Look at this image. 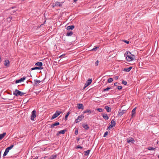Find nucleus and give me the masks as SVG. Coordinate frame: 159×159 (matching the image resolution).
<instances>
[{"label":"nucleus","mask_w":159,"mask_h":159,"mask_svg":"<svg viewBox=\"0 0 159 159\" xmlns=\"http://www.w3.org/2000/svg\"><path fill=\"white\" fill-rule=\"evenodd\" d=\"M126 57V59L127 61H133L135 58V56L131 54L129 52H126L125 54V56Z\"/></svg>","instance_id":"nucleus-1"},{"label":"nucleus","mask_w":159,"mask_h":159,"mask_svg":"<svg viewBox=\"0 0 159 159\" xmlns=\"http://www.w3.org/2000/svg\"><path fill=\"white\" fill-rule=\"evenodd\" d=\"M25 94V93L22 92L17 90V89H16L15 90V91L13 93V95L16 96H22Z\"/></svg>","instance_id":"nucleus-2"},{"label":"nucleus","mask_w":159,"mask_h":159,"mask_svg":"<svg viewBox=\"0 0 159 159\" xmlns=\"http://www.w3.org/2000/svg\"><path fill=\"white\" fill-rule=\"evenodd\" d=\"M61 113V111H56L55 113L51 117V119L53 120L58 116Z\"/></svg>","instance_id":"nucleus-3"},{"label":"nucleus","mask_w":159,"mask_h":159,"mask_svg":"<svg viewBox=\"0 0 159 159\" xmlns=\"http://www.w3.org/2000/svg\"><path fill=\"white\" fill-rule=\"evenodd\" d=\"M36 117V111L35 110L32 111L31 115V120H34V118Z\"/></svg>","instance_id":"nucleus-4"},{"label":"nucleus","mask_w":159,"mask_h":159,"mask_svg":"<svg viewBox=\"0 0 159 159\" xmlns=\"http://www.w3.org/2000/svg\"><path fill=\"white\" fill-rule=\"evenodd\" d=\"M84 117V115L82 114L78 116L77 119L75 120V122L77 123L79 122L80 121L82 120V119H83Z\"/></svg>","instance_id":"nucleus-5"},{"label":"nucleus","mask_w":159,"mask_h":159,"mask_svg":"<svg viewBox=\"0 0 159 159\" xmlns=\"http://www.w3.org/2000/svg\"><path fill=\"white\" fill-rule=\"evenodd\" d=\"M52 6L54 7L56 6L61 7L62 6V2L60 3L58 2H56L53 3Z\"/></svg>","instance_id":"nucleus-6"},{"label":"nucleus","mask_w":159,"mask_h":159,"mask_svg":"<svg viewBox=\"0 0 159 159\" xmlns=\"http://www.w3.org/2000/svg\"><path fill=\"white\" fill-rule=\"evenodd\" d=\"M25 78L26 77H24L19 80H16V81L15 83L16 84H18L20 82H23L25 80Z\"/></svg>","instance_id":"nucleus-7"},{"label":"nucleus","mask_w":159,"mask_h":159,"mask_svg":"<svg viewBox=\"0 0 159 159\" xmlns=\"http://www.w3.org/2000/svg\"><path fill=\"white\" fill-rule=\"evenodd\" d=\"M82 126L85 129L88 130L89 129V127L86 124L83 123L82 124Z\"/></svg>","instance_id":"nucleus-8"},{"label":"nucleus","mask_w":159,"mask_h":159,"mask_svg":"<svg viewBox=\"0 0 159 159\" xmlns=\"http://www.w3.org/2000/svg\"><path fill=\"white\" fill-rule=\"evenodd\" d=\"M76 39V37L75 36L74 37L71 36L70 37V41H71L72 43L74 42Z\"/></svg>","instance_id":"nucleus-9"},{"label":"nucleus","mask_w":159,"mask_h":159,"mask_svg":"<svg viewBox=\"0 0 159 159\" xmlns=\"http://www.w3.org/2000/svg\"><path fill=\"white\" fill-rule=\"evenodd\" d=\"M66 131V130L65 129H63V130H61L60 131H58V133L57 134V135L58 136L59 134H65V132Z\"/></svg>","instance_id":"nucleus-10"},{"label":"nucleus","mask_w":159,"mask_h":159,"mask_svg":"<svg viewBox=\"0 0 159 159\" xmlns=\"http://www.w3.org/2000/svg\"><path fill=\"white\" fill-rule=\"evenodd\" d=\"M105 109L106 110L107 112H110L111 111V109L108 106H106L105 107Z\"/></svg>","instance_id":"nucleus-11"},{"label":"nucleus","mask_w":159,"mask_h":159,"mask_svg":"<svg viewBox=\"0 0 159 159\" xmlns=\"http://www.w3.org/2000/svg\"><path fill=\"white\" fill-rule=\"evenodd\" d=\"M77 107L79 109H84V107L83 105L82 104H77Z\"/></svg>","instance_id":"nucleus-12"},{"label":"nucleus","mask_w":159,"mask_h":159,"mask_svg":"<svg viewBox=\"0 0 159 159\" xmlns=\"http://www.w3.org/2000/svg\"><path fill=\"white\" fill-rule=\"evenodd\" d=\"M134 142V140L133 139V138H131L129 139H127V142L128 143H133Z\"/></svg>","instance_id":"nucleus-13"},{"label":"nucleus","mask_w":159,"mask_h":159,"mask_svg":"<svg viewBox=\"0 0 159 159\" xmlns=\"http://www.w3.org/2000/svg\"><path fill=\"white\" fill-rule=\"evenodd\" d=\"M60 123L59 122H56L54 124H52L50 125V127L51 128H53L54 126H56L59 125Z\"/></svg>","instance_id":"nucleus-14"},{"label":"nucleus","mask_w":159,"mask_h":159,"mask_svg":"<svg viewBox=\"0 0 159 159\" xmlns=\"http://www.w3.org/2000/svg\"><path fill=\"white\" fill-rule=\"evenodd\" d=\"M125 112V110H123L119 112V111L118 112V116H121L123 114H124Z\"/></svg>","instance_id":"nucleus-15"},{"label":"nucleus","mask_w":159,"mask_h":159,"mask_svg":"<svg viewBox=\"0 0 159 159\" xmlns=\"http://www.w3.org/2000/svg\"><path fill=\"white\" fill-rule=\"evenodd\" d=\"M132 68V67H130L128 68H125L124 69L123 71L126 72H129Z\"/></svg>","instance_id":"nucleus-16"},{"label":"nucleus","mask_w":159,"mask_h":159,"mask_svg":"<svg viewBox=\"0 0 159 159\" xmlns=\"http://www.w3.org/2000/svg\"><path fill=\"white\" fill-rule=\"evenodd\" d=\"M34 86H37L39 83H40L41 82V81L39 80H34Z\"/></svg>","instance_id":"nucleus-17"},{"label":"nucleus","mask_w":159,"mask_h":159,"mask_svg":"<svg viewBox=\"0 0 159 159\" xmlns=\"http://www.w3.org/2000/svg\"><path fill=\"white\" fill-rule=\"evenodd\" d=\"M43 69V67H37L36 66L32 68L31 69L32 70H41Z\"/></svg>","instance_id":"nucleus-18"},{"label":"nucleus","mask_w":159,"mask_h":159,"mask_svg":"<svg viewBox=\"0 0 159 159\" xmlns=\"http://www.w3.org/2000/svg\"><path fill=\"white\" fill-rule=\"evenodd\" d=\"M9 151V150H8V148H6L5 149L4 152V153L3 157H4L6 156L7 155V154H8Z\"/></svg>","instance_id":"nucleus-19"},{"label":"nucleus","mask_w":159,"mask_h":159,"mask_svg":"<svg viewBox=\"0 0 159 159\" xmlns=\"http://www.w3.org/2000/svg\"><path fill=\"white\" fill-rule=\"evenodd\" d=\"M4 64L5 66H8L10 64V62L8 60H5Z\"/></svg>","instance_id":"nucleus-20"},{"label":"nucleus","mask_w":159,"mask_h":159,"mask_svg":"<svg viewBox=\"0 0 159 159\" xmlns=\"http://www.w3.org/2000/svg\"><path fill=\"white\" fill-rule=\"evenodd\" d=\"M90 152V150H89L86 151H85L84 152V155L85 156H88Z\"/></svg>","instance_id":"nucleus-21"},{"label":"nucleus","mask_w":159,"mask_h":159,"mask_svg":"<svg viewBox=\"0 0 159 159\" xmlns=\"http://www.w3.org/2000/svg\"><path fill=\"white\" fill-rule=\"evenodd\" d=\"M6 135V133H3V134H0V140L2 139Z\"/></svg>","instance_id":"nucleus-22"},{"label":"nucleus","mask_w":159,"mask_h":159,"mask_svg":"<svg viewBox=\"0 0 159 159\" xmlns=\"http://www.w3.org/2000/svg\"><path fill=\"white\" fill-rule=\"evenodd\" d=\"M136 110V107L134 108L133 110L132 111V115H131V116L132 117H133L134 116V115L135 114V111Z\"/></svg>","instance_id":"nucleus-23"},{"label":"nucleus","mask_w":159,"mask_h":159,"mask_svg":"<svg viewBox=\"0 0 159 159\" xmlns=\"http://www.w3.org/2000/svg\"><path fill=\"white\" fill-rule=\"evenodd\" d=\"M35 65L38 66V67H41L43 65V63L41 62H37L35 64Z\"/></svg>","instance_id":"nucleus-24"},{"label":"nucleus","mask_w":159,"mask_h":159,"mask_svg":"<svg viewBox=\"0 0 159 159\" xmlns=\"http://www.w3.org/2000/svg\"><path fill=\"white\" fill-rule=\"evenodd\" d=\"M111 124L114 127L115 126L116 124V121L113 119L112 120L111 122Z\"/></svg>","instance_id":"nucleus-25"},{"label":"nucleus","mask_w":159,"mask_h":159,"mask_svg":"<svg viewBox=\"0 0 159 159\" xmlns=\"http://www.w3.org/2000/svg\"><path fill=\"white\" fill-rule=\"evenodd\" d=\"M83 113H88L90 114L92 113V111L90 110H88L83 111Z\"/></svg>","instance_id":"nucleus-26"},{"label":"nucleus","mask_w":159,"mask_h":159,"mask_svg":"<svg viewBox=\"0 0 159 159\" xmlns=\"http://www.w3.org/2000/svg\"><path fill=\"white\" fill-rule=\"evenodd\" d=\"M102 117L106 120H107L109 119V117L108 116L107 114H104L102 116Z\"/></svg>","instance_id":"nucleus-27"},{"label":"nucleus","mask_w":159,"mask_h":159,"mask_svg":"<svg viewBox=\"0 0 159 159\" xmlns=\"http://www.w3.org/2000/svg\"><path fill=\"white\" fill-rule=\"evenodd\" d=\"M92 79H89L88 80H87L86 82V83H87L89 85L92 82Z\"/></svg>","instance_id":"nucleus-28"},{"label":"nucleus","mask_w":159,"mask_h":159,"mask_svg":"<svg viewBox=\"0 0 159 159\" xmlns=\"http://www.w3.org/2000/svg\"><path fill=\"white\" fill-rule=\"evenodd\" d=\"M57 157V155H52L49 158V159H54Z\"/></svg>","instance_id":"nucleus-29"},{"label":"nucleus","mask_w":159,"mask_h":159,"mask_svg":"<svg viewBox=\"0 0 159 159\" xmlns=\"http://www.w3.org/2000/svg\"><path fill=\"white\" fill-rule=\"evenodd\" d=\"M148 149L149 150H156V148H153L151 147H149L148 148Z\"/></svg>","instance_id":"nucleus-30"},{"label":"nucleus","mask_w":159,"mask_h":159,"mask_svg":"<svg viewBox=\"0 0 159 159\" xmlns=\"http://www.w3.org/2000/svg\"><path fill=\"white\" fill-rule=\"evenodd\" d=\"M111 88L110 87H108L104 89L102 92H106V91H107L108 90H109L110 89H111Z\"/></svg>","instance_id":"nucleus-31"},{"label":"nucleus","mask_w":159,"mask_h":159,"mask_svg":"<svg viewBox=\"0 0 159 159\" xmlns=\"http://www.w3.org/2000/svg\"><path fill=\"white\" fill-rule=\"evenodd\" d=\"M113 80V79L112 78H110L109 79H108V80H107V82L108 83H110L112 82Z\"/></svg>","instance_id":"nucleus-32"},{"label":"nucleus","mask_w":159,"mask_h":159,"mask_svg":"<svg viewBox=\"0 0 159 159\" xmlns=\"http://www.w3.org/2000/svg\"><path fill=\"white\" fill-rule=\"evenodd\" d=\"M69 114H70V111H68L67 112V113L66 114L65 116V119L66 120H67V118L68 116H69Z\"/></svg>","instance_id":"nucleus-33"},{"label":"nucleus","mask_w":159,"mask_h":159,"mask_svg":"<svg viewBox=\"0 0 159 159\" xmlns=\"http://www.w3.org/2000/svg\"><path fill=\"white\" fill-rule=\"evenodd\" d=\"M78 128H75V134L77 135L78 134Z\"/></svg>","instance_id":"nucleus-34"},{"label":"nucleus","mask_w":159,"mask_h":159,"mask_svg":"<svg viewBox=\"0 0 159 159\" xmlns=\"http://www.w3.org/2000/svg\"><path fill=\"white\" fill-rule=\"evenodd\" d=\"M13 147H14L13 145H11L10 146L7 147V148H8V150H10V149H12Z\"/></svg>","instance_id":"nucleus-35"},{"label":"nucleus","mask_w":159,"mask_h":159,"mask_svg":"<svg viewBox=\"0 0 159 159\" xmlns=\"http://www.w3.org/2000/svg\"><path fill=\"white\" fill-rule=\"evenodd\" d=\"M13 147H14L13 145H11L10 146L7 147V148H8V150H10V149H12Z\"/></svg>","instance_id":"nucleus-36"},{"label":"nucleus","mask_w":159,"mask_h":159,"mask_svg":"<svg viewBox=\"0 0 159 159\" xmlns=\"http://www.w3.org/2000/svg\"><path fill=\"white\" fill-rule=\"evenodd\" d=\"M13 147H14L13 145H11L10 146L7 147V148H8V150H10V149H12Z\"/></svg>","instance_id":"nucleus-37"},{"label":"nucleus","mask_w":159,"mask_h":159,"mask_svg":"<svg viewBox=\"0 0 159 159\" xmlns=\"http://www.w3.org/2000/svg\"><path fill=\"white\" fill-rule=\"evenodd\" d=\"M99 48L98 47H96L95 48H94L92 49V50H91V51H96L97 49H98Z\"/></svg>","instance_id":"nucleus-38"},{"label":"nucleus","mask_w":159,"mask_h":159,"mask_svg":"<svg viewBox=\"0 0 159 159\" xmlns=\"http://www.w3.org/2000/svg\"><path fill=\"white\" fill-rule=\"evenodd\" d=\"M97 110L99 112H102L103 111L102 109L101 108H99L97 109Z\"/></svg>","instance_id":"nucleus-39"},{"label":"nucleus","mask_w":159,"mask_h":159,"mask_svg":"<svg viewBox=\"0 0 159 159\" xmlns=\"http://www.w3.org/2000/svg\"><path fill=\"white\" fill-rule=\"evenodd\" d=\"M108 131H106V132L105 133H104V135H103V137H106V136L108 135Z\"/></svg>","instance_id":"nucleus-40"},{"label":"nucleus","mask_w":159,"mask_h":159,"mask_svg":"<svg viewBox=\"0 0 159 159\" xmlns=\"http://www.w3.org/2000/svg\"><path fill=\"white\" fill-rule=\"evenodd\" d=\"M75 28V26L74 25H70V30H72Z\"/></svg>","instance_id":"nucleus-41"},{"label":"nucleus","mask_w":159,"mask_h":159,"mask_svg":"<svg viewBox=\"0 0 159 159\" xmlns=\"http://www.w3.org/2000/svg\"><path fill=\"white\" fill-rule=\"evenodd\" d=\"M122 83L125 85H126L127 84V82L125 80H123L122 81Z\"/></svg>","instance_id":"nucleus-42"},{"label":"nucleus","mask_w":159,"mask_h":159,"mask_svg":"<svg viewBox=\"0 0 159 159\" xmlns=\"http://www.w3.org/2000/svg\"><path fill=\"white\" fill-rule=\"evenodd\" d=\"M76 149H78V148H80V149H83V147L80 146V145H78L76 147Z\"/></svg>","instance_id":"nucleus-43"},{"label":"nucleus","mask_w":159,"mask_h":159,"mask_svg":"<svg viewBox=\"0 0 159 159\" xmlns=\"http://www.w3.org/2000/svg\"><path fill=\"white\" fill-rule=\"evenodd\" d=\"M99 63V61L98 60H97L95 62V65L96 66H98Z\"/></svg>","instance_id":"nucleus-44"},{"label":"nucleus","mask_w":159,"mask_h":159,"mask_svg":"<svg viewBox=\"0 0 159 159\" xmlns=\"http://www.w3.org/2000/svg\"><path fill=\"white\" fill-rule=\"evenodd\" d=\"M117 89L119 90H121L122 89V87L121 86H118L117 87Z\"/></svg>","instance_id":"nucleus-45"},{"label":"nucleus","mask_w":159,"mask_h":159,"mask_svg":"<svg viewBox=\"0 0 159 159\" xmlns=\"http://www.w3.org/2000/svg\"><path fill=\"white\" fill-rule=\"evenodd\" d=\"M114 127V126H113L112 125H111H111H110L108 127V128H107V129H108V130H110V128H112V127Z\"/></svg>","instance_id":"nucleus-46"},{"label":"nucleus","mask_w":159,"mask_h":159,"mask_svg":"<svg viewBox=\"0 0 159 159\" xmlns=\"http://www.w3.org/2000/svg\"><path fill=\"white\" fill-rule=\"evenodd\" d=\"M66 36H70V31H68L67 32V33H66Z\"/></svg>","instance_id":"nucleus-47"},{"label":"nucleus","mask_w":159,"mask_h":159,"mask_svg":"<svg viewBox=\"0 0 159 159\" xmlns=\"http://www.w3.org/2000/svg\"><path fill=\"white\" fill-rule=\"evenodd\" d=\"M124 42L125 43H126L127 44H129V41H128L127 40H124Z\"/></svg>","instance_id":"nucleus-48"},{"label":"nucleus","mask_w":159,"mask_h":159,"mask_svg":"<svg viewBox=\"0 0 159 159\" xmlns=\"http://www.w3.org/2000/svg\"><path fill=\"white\" fill-rule=\"evenodd\" d=\"M118 84V82H116L114 84V85L115 86H116Z\"/></svg>","instance_id":"nucleus-49"},{"label":"nucleus","mask_w":159,"mask_h":159,"mask_svg":"<svg viewBox=\"0 0 159 159\" xmlns=\"http://www.w3.org/2000/svg\"><path fill=\"white\" fill-rule=\"evenodd\" d=\"M73 34V33L72 31H70V37L72 36V35Z\"/></svg>","instance_id":"nucleus-50"},{"label":"nucleus","mask_w":159,"mask_h":159,"mask_svg":"<svg viewBox=\"0 0 159 159\" xmlns=\"http://www.w3.org/2000/svg\"><path fill=\"white\" fill-rule=\"evenodd\" d=\"M66 29L67 30H70V26H68L67 27Z\"/></svg>","instance_id":"nucleus-51"},{"label":"nucleus","mask_w":159,"mask_h":159,"mask_svg":"<svg viewBox=\"0 0 159 159\" xmlns=\"http://www.w3.org/2000/svg\"><path fill=\"white\" fill-rule=\"evenodd\" d=\"M1 153H2V150L0 151V158H1Z\"/></svg>","instance_id":"nucleus-52"},{"label":"nucleus","mask_w":159,"mask_h":159,"mask_svg":"<svg viewBox=\"0 0 159 159\" xmlns=\"http://www.w3.org/2000/svg\"><path fill=\"white\" fill-rule=\"evenodd\" d=\"M118 76H116L115 77V79H116V80H117V79H118Z\"/></svg>","instance_id":"nucleus-53"},{"label":"nucleus","mask_w":159,"mask_h":159,"mask_svg":"<svg viewBox=\"0 0 159 159\" xmlns=\"http://www.w3.org/2000/svg\"><path fill=\"white\" fill-rule=\"evenodd\" d=\"M85 85L86 87H87L89 85L87 84V83H86L85 84Z\"/></svg>","instance_id":"nucleus-54"},{"label":"nucleus","mask_w":159,"mask_h":159,"mask_svg":"<svg viewBox=\"0 0 159 159\" xmlns=\"http://www.w3.org/2000/svg\"><path fill=\"white\" fill-rule=\"evenodd\" d=\"M80 138H78L76 140H77V141L78 142L80 140Z\"/></svg>","instance_id":"nucleus-55"},{"label":"nucleus","mask_w":159,"mask_h":159,"mask_svg":"<svg viewBox=\"0 0 159 159\" xmlns=\"http://www.w3.org/2000/svg\"><path fill=\"white\" fill-rule=\"evenodd\" d=\"M38 157L36 156L35 158H33V159H38Z\"/></svg>","instance_id":"nucleus-56"},{"label":"nucleus","mask_w":159,"mask_h":159,"mask_svg":"<svg viewBox=\"0 0 159 159\" xmlns=\"http://www.w3.org/2000/svg\"><path fill=\"white\" fill-rule=\"evenodd\" d=\"M86 87H86L85 86V85L84 86V87L83 88V90Z\"/></svg>","instance_id":"nucleus-57"},{"label":"nucleus","mask_w":159,"mask_h":159,"mask_svg":"<svg viewBox=\"0 0 159 159\" xmlns=\"http://www.w3.org/2000/svg\"><path fill=\"white\" fill-rule=\"evenodd\" d=\"M77 1V0H74V2H76Z\"/></svg>","instance_id":"nucleus-58"},{"label":"nucleus","mask_w":159,"mask_h":159,"mask_svg":"<svg viewBox=\"0 0 159 159\" xmlns=\"http://www.w3.org/2000/svg\"><path fill=\"white\" fill-rule=\"evenodd\" d=\"M14 8V7H12V9H13V8Z\"/></svg>","instance_id":"nucleus-59"},{"label":"nucleus","mask_w":159,"mask_h":159,"mask_svg":"<svg viewBox=\"0 0 159 159\" xmlns=\"http://www.w3.org/2000/svg\"><path fill=\"white\" fill-rule=\"evenodd\" d=\"M158 158H159V156H158Z\"/></svg>","instance_id":"nucleus-60"}]
</instances>
